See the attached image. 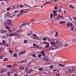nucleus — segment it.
I'll return each instance as SVG.
<instances>
[{
  "label": "nucleus",
  "instance_id": "f257e3e1",
  "mask_svg": "<svg viewBox=\"0 0 76 76\" xmlns=\"http://www.w3.org/2000/svg\"><path fill=\"white\" fill-rule=\"evenodd\" d=\"M64 70H65L66 73H73L74 70H76V67H66L65 69L63 67Z\"/></svg>",
  "mask_w": 76,
  "mask_h": 76
},
{
  "label": "nucleus",
  "instance_id": "f03ea898",
  "mask_svg": "<svg viewBox=\"0 0 76 76\" xmlns=\"http://www.w3.org/2000/svg\"><path fill=\"white\" fill-rule=\"evenodd\" d=\"M15 16V15L14 14L11 15L10 14L9 12H7L4 15V16H5V17H7V16H8L9 18H13Z\"/></svg>",
  "mask_w": 76,
  "mask_h": 76
},
{
  "label": "nucleus",
  "instance_id": "7ed1b4c3",
  "mask_svg": "<svg viewBox=\"0 0 76 76\" xmlns=\"http://www.w3.org/2000/svg\"><path fill=\"white\" fill-rule=\"evenodd\" d=\"M8 22L6 23L5 26H11V25L15 26L14 24H12V21L10 20H8Z\"/></svg>",
  "mask_w": 76,
  "mask_h": 76
},
{
  "label": "nucleus",
  "instance_id": "20e7f679",
  "mask_svg": "<svg viewBox=\"0 0 76 76\" xmlns=\"http://www.w3.org/2000/svg\"><path fill=\"white\" fill-rule=\"evenodd\" d=\"M56 46H58V47H59V46L62 45V43L60 42H58L57 40H56Z\"/></svg>",
  "mask_w": 76,
  "mask_h": 76
},
{
  "label": "nucleus",
  "instance_id": "39448f33",
  "mask_svg": "<svg viewBox=\"0 0 76 76\" xmlns=\"http://www.w3.org/2000/svg\"><path fill=\"white\" fill-rule=\"evenodd\" d=\"M53 13V18H54V16H57V12H56V10H54Z\"/></svg>",
  "mask_w": 76,
  "mask_h": 76
},
{
  "label": "nucleus",
  "instance_id": "423d86ee",
  "mask_svg": "<svg viewBox=\"0 0 76 76\" xmlns=\"http://www.w3.org/2000/svg\"><path fill=\"white\" fill-rule=\"evenodd\" d=\"M26 61H26V60L25 59H24L21 61H20L19 62H18V63H26Z\"/></svg>",
  "mask_w": 76,
  "mask_h": 76
},
{
  "label": "nucleus",
  "instance_id": "0eeeda50",
  "mask_svg": "<svg viewBox=\"0 0 76 76\" xmlns=\"http://www.w3.org/2000/svg\"><path fill=\"white\" fill-rule=\"evenodd\" d=\"M53 50V46H52L50 47H49L47 49V50H48V51H50V50Z\"/></svg>",
  "mask_w": 76,
  "mask_h": 76
},
{
  "label": "nucleus",
  "instance_id": "6e6552de",
  "mask_svg": "<svg viewBox=\"0 0 76 76\" xmlns=\"http://www.w3.org/2000/svg\"><path fill=\"white\" fill-rule=\"evenodd\" d=\"M48 57L47 56H45L43 57V60H45L46 61H47V60H48V59H47V58H48Z\"/></svg>",
  "mask_w": 76,
  "mask_h": 76
},
{
  "label": "nucleus",
  "instance_id": "1a4fd4ad",
  "mask_svg": "<svg viewBox=\"0 0 76 76\" xmlns=\"http://www.w3.org/2000/svg\"><path fill=\"white\" fill-rule=\"evenodd\" d=\"M58 47V46L55 45V46H53V49H57Z\"/></svg>",
  "mask_w": 76,
  "mask_h": 76
},
{
  "label": "nucleus",
  "instance_id": "9d476101",
  "mask_svg": "<svg viewBox=\"0 0 76 76\" xmlns=\"http://www.w3.org/2000/svg\"><path fill=\"white\" fill-rule=\"evenodd\" d=\"M7 31H4L3 30H0V32L1 33H4V32H6Z\"/></svg>",
  "mask_w": 76,
  "mask_h": 76
},
{
  "label": "nucleus",
  "instance_id": "9b49d317",
  "mask_svg": "<svg viewBox=\"0 0 76 76\" xmlns=\"http://www.w3.org/2000/svg\"><path fill=\"white\" fill-rule=\"evenodd\" d=\"M26 53V51L25 50L22 51L20 53H19L20 54H25V53Z\"/></svg>",
  "mask_w": 76,
  "mask_h": 76
},
{
  "label": "nucleus",
  "instance_id": "f8f14e48",
  "mask_svg": "<svg viewBox=\"0 0 76 76\" xmlns=\"http://www.w3.org/2000/svg\"><path fill=\"white\" fill-rule=\"evenodd\" d=\"M54 42H52L51 43V45H54V46L55 45H56V42H54Z\"/></svg>",
  "mask_w": 76,
  "mask_h": 76
},
{
  "label": "nucleus",
  "instance_id": "ddd939ff",
  "mask_svg": "<svg viewBox=\"0 0 76 76\" xmlns=\"http://www.w3.org/2000/svg\"><path fill=\"white\" fill-rule=\"evenodd\" d=\"M66 23V22L64 21H61L60 22H59L60 24H63V23Z\"/></svg>",
  "mask_w": 76,
  "mask_h": 76
},
{
  "label": "nucleus",
  "instance_id": "4468645a",
  "mask_svg": "<svg viewBox=\"0 0 76 76\" xmlns=\"http://www.w3.org/2000/svg\"><path fill=\"white\" fill-rule=\"evenodd\" d=\"M36 39H37V40H41L42 39L41 37H36Z\"/></svg>",
  "mask_w": 76,
  "mask_h": 76
},
{
  "label": "nucleus",
  "instance_id": "2eb2a0df",
  "mask_svg": "<svg viewBox=\"0 0 76 76\" xmlns=\"http://www.w3.org/2000/svg\"><path fill=\"white\" fill-rule=\"evenodd\" d=\"M14 7H15V9H16V8H18L19 7V5H14Z\"/></svg>",
  "mask_w": 76,
  "mask_h": 76
},
{
  "label": "nucleus",
  "instance_id": "dca6fc26",
  "mask_svg": "<svg viewBox=\"0 0 76 76\" xmlns=\"http://www.w3.org/2000/svg\"><path fill=\"white\" fill-rule=\"evenodd\" d=\"M28 9H29V10H30V9H26V10H23V11H24V13H28V12H26V11L28 10Z\"/></svg>",
  "mask_w": 76,
  "mask_h": 76
},
{
  "label": "nucleus",
  "instance_id": "f3484780",
  "mask_svg": "<svg viewBox=\"0 0 76 76\" xmlns=\"http://www.w3.org/2000/svg\"><path fill=\"white\" fill-rule=\"evenodd\" d=\"M70 22H69L68 23H67V27H69V26H70Z\"/></svg>",
  "mask_w": 76,
  "mask_h": 76
},
{
  "label": "nucleus",
  "instance_id": "a211bd4d",
  "mask_svg": "<svg viewBox=\"0 0 76 76\" xmlns=\"http://www.w3.org/2000/svg\"><path fill=\"white\" fill-rule=\"evenodd\" d=\"M20 69L21 70H24V67H23V66H21V67H20Z\"/></svg>",
  "mask_w": 76,
  "mask_h": 76
},
{
  "label": "nucleus",
  "instance_id": "6ab92c4d",
  "mask_svg": "<svg viewBox=\"0 0 76 76\" xmlns=\"http://www.w3.org/2000/svg\"><path fill=\"white\" fill-rule=\"evenodd\" d=\"M72 41L73 42H76V39L75 38H73L72 39Z\"/></svg>",
  "mask_w": 76,
  "mask_h": 76
},
{
  "label": "nucleus",
  "instance_id": "aec40b11",
  "mask_svg": "<svg viewBox=\"0 0 76 76\" xmlns=\"http://www.w3.org/2000/svg\"><path fill=\"white\" fill-rule=\"evenodd\" d=\"M32 70L31 69L29 71H28L27 72V73H28L29 74L30 73H31V72H32Z\"/></svg>",
  "mask_w": 76,
  "mask_h": 76
},
{
  "label": "nucleus",
  "instance_id": "412c9836",
  "mask_svg": "<svg viewBox=\"0 0 76 76\" xmlns=\"http://www.w3.org/2000/svg\"><path fill=\"white\" fill-rule=\"evenodd\" d=\"M60 17H58V18H55V17H54V19H55V20H57V19H59L60 20Z\"/></svg>",
  "mask_w": 76,
  "mask_h": 76
},
{
  "label": "nucleus",
  "instance_id": "4be33fe9",
  "mask_svg": "<svg viewBox=\"0 0 76 76\" xmlns=\"http://www.w3.org/2000/svg\"><path fill=\"white\" fill-rule=\"evenodd\" d=\"M4 46H7V47H8V46H9V44L5 43L4 44Z\"/></svg>",
  "mask_w": 76,
  "mask_h": 76
},
{
  "label": "nucleus",
  "instance_id": "5701e85b",
  "mask_svg": "<svg viewBox=\"0 0 76 76\" xmlns=\"http://www.w3.org/2000/svg\"><path fill=\"white\" fill-rule=\"evenodd\" d=\"M10 9H11V8L10 7H9L7 8V11H9L10 10Z\"/></svg>",
  "mask_w": 76,
  "mask_h": 76
},
{
  "label": "nucleus",
  "instance_id": "b1692460",
  "mask_svg": "<svg viewBox=\"0 0 76 76\" xmlns=\"http://www.w3.org/2000/svg\"><path fill=\"white\" fill-rule=\"evenodd\" d=\"M54 67V65H51L50 67V69H53V67Z\"/></svg>",
  "mask_w": 76,
  "mask_h": 76
},
{
  "label": "nucleus",
  "instance_id": "393cba45",
  "mask_svg": "<svg viewBox=\"0 0 76 76\" xmlns=\"http://www.w3.org/2000/svg\"><path fill=\"white\" fill-rule=\"evenodd\" d=\"M69 7L70 8H72V9H75V7H74V6H72L71 5H70L69 6Z\"/></svg>",
  "mask_w": 76,
  "mask_h": 76
},
{
  "label": "nucleus",
  "instance_id": "a878e982",
  "mask_svg": "<svg viewBox=\"0 0 76 76\" xmlns=\"http://www.w3.org/2000/svg\"><path fill=\"white\" fill-rule=\"evenodd\" d=\"M12 65H7V67H12Z\"/></svg>",
  "mask_w": 76,
  "mask_h": 76
},
{
  "label": "nucleus",
  "instance_id": "bb28decb",
  "mask_svg": "<svg viewBox=\"0 0 76 76\" xmlns=\"http://www.w3.org/2000/svg\"><path fill=\"white\" fill-rule=\"evenodd\" d=\"M35 48H42V47H39V46H38L37 45H36V46H35Z\"/></svg>",
  "mask_w": 76,
  "mask_h": 76
},
{
  "label": "nucleus",
  "instance_id": "cd10ccee",
  "mask_svg": "<svg viewBox=\"0 0 76 76\" xmlns=\"http://www.w3.org/2000/svg\"><path fill=\"white\" fill-rule=\"evenodd\" d=\"M31 38L32 39H37V37H31Z\"/></svg>",
  "mask_w": 76,
  "mask_h": 76
},
{
  "label": "nucleus",
  "instance_id": "c85d7f7f",
  "mask_svg": "<svg viewBox=\"0 0 76 76\" xmlns=\"http://www.w3.org/2000/svg\"><path fill=\"white\" fill-rule=\"evenodd\" d=\"M14 57H17V53H15L14 55H13Z\"/></svg>",
  "mask_w": 76,
  "mask_h": 76
},
{
  "label": "nucleus",
  "instance_id": "c756f323",
  "mask_svg": "<svg viewBox=\"0 0 76 76\" xmlns=\"http://www.w3.org/2000/svg\"><path fill=\"white\" fill-rule=\"evenodd\" d=\"M6 29H9L10 28V27H8V26H6Z\"/></svg>",
  "mask_w": 76,
  "mask_h": 76
},
{
  "label": "nucleus",
  "instance_id": "7c9ffc66",
  "mask_svg": "<svg viewBox=\"0 0 76 76\" xmlns=\"http://www.w3.org/2000/svg\"><path fill=\"white\" fill-rule=\"evenodd\" d=\"M49 46H50L49 45H46L45 46V48H48V47H49Z\"/></svg>",
  "mask_w": 76,
  "mask_h": 76
},
{
  "label": "nucleus",
  "instance_id": "2f4dec72",
  "mask_svg": "<svg viewBox=\"0 0 76 76\" xmlns=\"http://www.w3.org/2000/svg\"><path fill=\"white\" fill-rule=\"evenodd\" d=\"M26 70L25 71V72H26V71H28V68L26 67Z\"/></svg>",
  "mask_w": 76,
  "mask_h": 76
},
{
  "label": "nucleus",
  "instance_id": "473e14b6",
  "mask_svg": "<svg viewBox=\"0 0 76 76\" xmlns=\"http://www.w3.org/2000/svg\"><path fill=\"white\" fill-rule=\"evenodd\" d=\"M23 42L24 43H27L28 42V41L26 40H24Z\"/></svg>",
  "mask_w": 76,
  "mask_h": 76
},
{
  "label": "nucleus",
  "instance_id": "72a5a7b5",
  "mask_svg": "<svg viewBox=\"0 0 76 76\" xmlns=\"http://www.w3.org/2000/svg\"><path fill=\"white\" fill-rule=\"evenodd\" d=\"M52 17H53V13H51L50 14V18H52Z\"/></svg>",
  "mask_w": 76,
  "mask_h": 76
},
{
  "label": "nucleus",
  "instance_id": "f704fd0d",
  "mask_svg": "<svg viewBox=\"0 0 76 76\" xmlns=\"http://www.w3.org/2000/svg\"><path fill=\"white\" fill-rule=\"evenodd\" d=\"M23 10L22 9L20 11V12L21 15H22V13H23L22 12H23Z\"/></svg>",
  "mask_w": 76,
  "mask_h": 76
},
{
  "label": "nucleus",
  "instance_id": "c9c22d12",
  "mask_svg": "<svg viewBox=\"0 0 76 76\" xmlns=\"http://www.w3.org/2000/svg\"><path fill=\"white\" fill-rule=\"evenodd\" d=\"M13 66H18V65L14 63L13 64Z\"/></svg>",
  "mask_w": 76,
  "mask_h": 76
},
{
  "label": "nucleus",
  "instance_id": "e433bc0d",
  "mask_svg": "<svg viewBox=\"0 0 76 76\" xmlns=\"http://www.w3.org/2000/svg\"><path fill=\"white\" fill-rule=\"evenodd\" d=\"M58 7H57V6H55V7H54V9L55 10H57V9H58Z\"/></svg>",
  "mask_w": 76,
  "mask_h": 76
},
{
  "label": "nucleus",
  "instance_id": "4c0bfd02",
  "mask_svg": "<svg viewBox=\"0 0 76 76\" xmlns=\"http://www.w3.org/2000/svg\"><path fill=\"white\" fill-rule=\"evenodd\" d=\"M43 41H46L47 40V39H46V38H43Z\"/></svg>",
  "mask_w": 76,
  "mask_h": 76
},
{
  "label": "nucleus",
  "instance_id": "58836bf2",
  "mask_svg": "<svg viewBox=\"0 0 76 76\" xmlns=\"http://www.w3.org/2000/svg\"><path fill=\"white\" fill-rule=\"evenodd\" d=\"M31 56H33V57H36V55H35L32 54L31 55Z\"/></svg>",
  "mask_w": 76,
  "mask_h": 76
},
{
  "label": "nucleus",
  "instance_id": "ea45409f",
  "mask_svg": "<svg viewBox=\"0 0 76 76\" xmlns=\"http://www.w3.org/2000/svg\"><path fill=\"white\" fill-rule=\"evenodd\" d=\"M31 22H34V21H35V19L34 18L31 19Z\"/></svg>",
  "mask_w": 76,
  "mask_h": 76
},
{
  "label": "nucleus",
  "instance_id": "a19ab883",
  "mask_svg": "<svg viewBox=\"0 0 76 76\" xmlns=\"http://www.w3.org/2000/svg\"><path fill=\"white\" fill-rule=\"evenodd\" d=\"M58 12H61V9H59Z\"/></svg>",
  "mask_w": 76,
  "mask_h": 76
},
{
  "label": "nucleus",
  "instance_id": "79ce46f5",
  "mask_svg": "<svg viewBox=\"0 0 76 76\" xmlns=\"http://www.w3.org/2000/svg\"><path fill=\"white\" fill-rule=\"evenodd\" d=\"M43 70V68H39V71H41V70Z\"/></svg>",
  "mask_w": 76,
  "mask_h": 76
},
{
  "label": "nucleus",
  "instance_id": "37998d69",
  "mask_svg": "<svg viewBox=\"0 0 76 76\" xmlns=\"http://www.w3.org/2000/svg\"><path fill=\"white\" fill-rule=\"evenodd\" d=\"M27 36H30V35H31V34H30V33H27Z\"/></svg>",
  "mask_w": 76,
  "mask_h": 76
},
{
  "label": "nucleus",
  "instance_id": "c03bdc74",
  "mask_svg": "<svg viewBox=\"0 0 76 76\" xmlns=\"http://www.w3.org/2000/svg\"><path fill=\"white\" fill-rule=\"evenodd\" d=\"M73 19H74V20H76V18L75 17H72Z\"/></svg>",
  "mask_w": 76,
  "mask_h": 76
},
{
  "label": "nucleus",
  "instance_id": "a18cd8bd",
  "mask_svg": "<svg viewBox=\"0 0 76 76\" xmlns=\"http://www.w3.org/2000/svg\"><path fill=\"white\" fill-rule=\"evenodd\" d=\"M22 25L23 26H25V25H27V24L26 23H23Z\"/></svg>",
  "mask_w": 76,
  "mask_h": 76
},
{
  "label": "nucleus",
  "instance_id": "49530a36",
  "mask_svg": "<svg viewBox=\"0 0 76 76\" xmlns=\"http://www.w3.org/2000/svg\"><path fill=\"white\" fill-rule=\"evenodd\" d=\"M20 7H24L23 6V5H20Z\"/></svg>",
  "mask_w": 76,
  "mask_h": 76
},
{
  "label": "nucleus",
  "instance_id": "de8ad7c7",
  "mask_svg": "<svg viewBox=\"0 0 76 76\" xmlns=\"http://www.w3.org/2000/svg\"><path fill=\"white\" fill-rule=\"evenodd\" d=\"M3 72H6L7 71V70L6 69H4L2 71Z\"/></svg>",
  "mask_w": 76,
  "mask_h": 76
},
{
  "label": "nucleus",
  "instance_id": "09e8293b",
  "mask_svg": "<svg viewBox=\"0 0 76 76\" xmlns=\"http://www.w3.org/2000/svg\"><path fill=\"white\" fill-rule=\"evenodd\" d=\"M11 8L12 9H15V6H12L11 7Z\"/></svg>",
  "mask_w": 76,
  "mask_h": 76
},
{
  "label": "nucleus",
  "instance_id": "8fccbe9b",
  "mask_svg": "<svg viewBox=\"0 0 76 76\" xmlns=\"http://www.w3.org/2000/svg\"><path fill=\"white\" fill-rule=\"evenodd\" d=\"M38 57H41V54H39L38 55Z\"/></svg>",
  "mask_w": 76,
  "mask_h": 76
},
{
  "label": "nucleus",
  "instance_id": "3c124183",
  "mask_svg": "<svg viewBox=\"0 0 76 76\" xmlns=\"http://www.w3.org/2000/svg\"><path fill=\"white\" fill-rule=\"evenodd\" d=\"M68 45V44H66L65 45H64V46H65V47H67V46Z\"/></svg>",
  "mask_w": 76,
  "mask_h": 76
},
{
  "label": "nucleus",
  "instance_id": "603ef678",
  "mask_svg": "<svg viewBox=\"0 0 76 76\" xmlns=\"http://www.w3.org/2000/svg\"><path fill=\"white\" fill-rule=\"evenodd\" d=\"M55 75L56 76H60V74H56Z\"/></svg>",
  "mask_w": 76,
  "mask_h": 76
},
{
  "label": "nucleus",
  "instance_id": "864d4df0",
  "mask_svg": "<svg viewBox=\"0 0 76 76\" xmlns=\"http://www.w3.org/2000/svg\"><path fill=\"white\" fill-rule=\"evenodd\" d=\"M24 5H26V6H27L28 7H30V8H31V7H30V6H29L28 5H26V4H24Z\"/></svg>",
  "mask_w": 76,
  "mask_h": 76
},
{
  "label": "nucleus",
  "instance_id": "5fc2aeb1",
  "mask_svg": "<svg viewBox=\"0 0 76 76\" xmlns=\"http://www.w3.org/2000/svg\"><path fill=\"white\" fill-rule=\"evenodd\" d=\"M1 5H2V6H3V5H4V4L3 2H1Z\"/></svg>",
  "mask_w": 76,
  "mask_h": 76
},
{
  "label": "nucleus",
  "instance_id": "6e6d98bb",
  "mask_svg": "<svg viewBox=\"0 0 76 76\" xmlns=\"http://www.w3.org/2000/svg\"><path fill=\"white\" fill-rule=\"evenodd\" d=\"M7 60V59L6 58H5L4 59V61H6V60Z\"/></svg>",
  "mask_w": 76,
  "mask_h": 76
},
{
  "label": "nucleus",
  "instance_id": "4d7b16f0",
  "mask_svg": "<svg viewBox=\"0 0 76 76\" xmlns=\"http://www.w3.org/2000/svg\"><path fill=\"white\" fill-rule=\"evenodd\" d=\"M30 34L31 35H32V34H33V33H32V31H30Z\"/></svg>",
  "mask_w": 76,
  "mask_h": 76
},
{
  "label": "nucleus",
  "instance_id": "13d9d810",
  "mask_svg": "<svg viewBox=\"0 0 76 76\" xmlns=\"http://www.w3.org/2000/svg\"><path fill=\"white\" fill-rule=\"evenodd\" d=\"M69 19H70V20H71V21L72 20V17H69Z\"/></svg>",
  "mask_w": 76,
  "mask_h": 76
},
{
  "label": "nucleus",
  "instance_id": "bf43d9fd",
  "mask_svg": "<svg viewBox=\"0 0 76 76\" xmlns=\"http://www.w3.org/2000/svg\"><path fill=\"white\" fill-rule=\"evenodd\" d=\"M33 36H34V37H37V35H36L35 34H33Z\"/></svg>",
  "mask_w": 76,
  "mask_h": 76
},
{
  "label": "nucleus",
  "instance_id": "052dcab7",
  "mask_svg": "<svg viewBox=\"0 0 76 76\" xmlns=\"http://www.w3.org/2000/svg\"><path fill=\"white\" fill-rule=\"evenodd\" d=\"M45 4H50V3H49L48 2H45Z\"/></svg>",
  "mask_w": 76,
  "mask_h": 76
},
{
  "label": "nucleus",
  "instance_id": "680f3d73",
  "mask_svg": "<svg viewBox=\"0 0 76 76\" xmlns=\"http://www.w3.org/2000/svg\"><path fill=\"white\" fill-rule=\"evenodd\" d=\"M9 52H10V53H12V51L11 50H10L9 51Z\"/></svg>",
  "mask_w": 76,
  "mask_h": 76
},
{
  "label": "nucleus",
  "instance_id": "e2e57ef3",
  "mask_svg": "<svg viewBox=\"0 0 76 76\" xmlns=\"http://www.w3.org/2000/svg\"><path fill=\"white\" fill-rule=\"evenodd\" d=\"M45 53H44V52L42 54V56H45Z\"/></svg>",
  "mask_w": 76,
  "mask_h": 76
},
{
  "label": "nucleus",
  "instance_id": "0e129e2a",
  "mask_svg": "<svg viewBox=\"0 0 76 76\" xmlns=\"http://www.w3.org/2000/svg\"><path fill=\"white\" fill-rule=\"evenodd\" d=\"M3 42L4 44L5 43H6V41H5V40H3Z\"/></svg>",
  "mask_w": 76,
  "mask_h": 76
},
{
  "label": "nucleus",
  "instance_id": "69168bd1",
  "mask_svg": "<svg viewBox=\"0 0 76 76\" xmlns=\"http://www.w3.org/2000/svg\"><path fill=\"white\" fill-rule=\"evenodd\" d=\"M16 35V34L14 33V34H12L11 35L12 36H13V35Z\"/></svg>",
  "mask_w": 76,
  "mask_h": 76
},
{
  "label": "nucleus",
  "instance_id": "338daca9",
  "mask_svg": "<svg viewBox=\"0 0 76 76\" xmlns=\"http://www.w3.org/2000/svg\"><path fill=\"white\" fill-rule=\"evenodd\" d=\"M19 12V11H15V12H14V13H17V12Z\"/></svg>",
  "mask_w": 76,
  "mask_h": 76
},
{
  "label": "nucleus",
  "instance_id": "774afa93",
  "mask_svg": "<svg viewBox=\"0 0 76 76\" xmlns=\"http://www.w3.org/2000/svg\"><path fill=\"white\" fill-rule=\"evenodd\" d=\"M4 76V74H1V76Z\"/></svg>",
  "mask_w": 76,
  "mask_h": 76
}]
</instances>
